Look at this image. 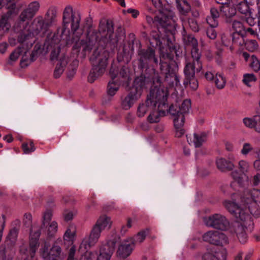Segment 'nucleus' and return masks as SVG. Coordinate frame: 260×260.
<instances>
[{
	"instance_id": "nucleus-16",
	"label": "nucleus",
	"mask_w": 260,
	"mask_h": 260,
	"mask_svg": "<svg viewBox=\"0 0 260 260\" xmlns=\"http://www.w3.org/2000/svg\"><path fill=\"white\" fill-rule=\"evenodd\" d=\"M135 247L133 242L127 238L123 240L118 246L117 253L119 257L125 258L131 255Z\"/></svg>"
},
{
	"instance_id": "nucleus-12",
	"label": "nucleus",
	"mask_w": 260,
	"mask_h": 260,
	"mask_svg": "<svg viewBox=\"0 0 260 260\" xmlns=\"http://www.w3.org/2000/svg\"><path fill=\"white\" fill-rule=\"evenodd\" d=\"M140 64L139 67L143 69L148 63H153L155 65L158 63V60L155 54V51L152 48L149 47L147 49H140L138 51Z\"/></svg>"
},
{
	"instance_id": "nucleus-9",
	"label": "nucleus",
	"mask_w": 260,
	"mask_h": 260,
	"mask_svg": "<svg viewBox=\"0 0 260 260\" xmlns=\"http://www.w3.org/2000/svg\"><path fill=\"white\" fill-rule=\"evenodd\" d=\"M206 225L221 231L225 230L229 222L225 216L220 214H214L204 219Z\"/></svg>"
},
{
	"instance_id": "nucleus-56",
	"label": "nucleus",
	"mask_w": 260,
	"mask_h": 260,
	"mask_svg": "<svg viewBox=\"0 0 260 260\" xmlns=\"http://www.w3.org/2000/svg\"><path fill=\"white\" fill-rule=\"evenodd\" d=\"M188 22L189 27L192 31L194 32L199 31V27L196 20L193 18H190L188 19Z\"/></svg>"
},
{
	"instance_id": "nucleus-42",
	"label": "nucleus",
	"mask_w": 260,
	"mask_h": 260,
	"mask_svg": "<svg viewBox=\"0 0 260 260\" xmlns=\"http://www.w3.org/2000/svg\"><path fill=\"white\" fill-rule=\"evenodd\" d=\"M23 51L24 50H23V45L22 46L18 47L10 55L9 63H11V61H16L18 59L20 55L22 54Z\"/></svg>"
},
{
	"instance_id": "nucleus-20",
	"label": "nucleus",
	"mask_w": 260,
	"mask_h": 260,
	"mask_svg": "<svg viewBox=\"0 0 260 260\" xmlns=\"http://www.w3.org/2000/svg\"><path fill=\"white\" fill-rule=\"evenodd\" d=\"M156 106L157 107V110L151 112L147 117V120L150 123H152L159 122L160 117L166 115L165 110L168 108V106L166 104V107H162V106L159 107L158 103H157Z\"/></svg>"
},
{
	"instance_id": "nucleus-31",
	"label": "nucleus",
	"mask_w": 260,
	"mask_h": 260,
	"mask_svg": "<svg viewBox=\"0 0 260 260\" xmlns=\"http://www.w3.org/2000/svg\"><path fill=\"white\" fill-rule=\"evenodd\" d=\"M14 253L13 248L6 249L4 246H0V260H12Z\"/></svg>"
},
{
	"instance_id": "nucleus-5",
	"label": "nucleus",
	"mask_w": 260,
	"mask_h": 260,
	"mask_svg": "<svg viewBox=\"0 0 260 260\" xmlns=\"http://www.w3.org/2000/svg\"><path fill=\"white\" fill-rule=\"evenodd\" d=\"M18 42L23 45V50H24V54L22 57L21 60V65L22 67H26L31 62L35 60V52L31 53L30 57L27 58L28 50L32 47L35 43V40L33 37V35L29 33L26 35H19L18 37Z\"/></svg>"
},
{
	"instance_id": "nucleus-49",
	"label": "nucleus",
	"mask_w": 260,
	"mask_h": 260,
	"mask_svg": "<svg viewBox=\"0 0 260 260\" xmlns=\"http://www.w3.org/2000/svg\"><path fill=\"white\" fill-rule=\"evenodd\" d=\"M52 213L50 211H46L43 216L42 224L41 225V229L43 227L47 226L51 219Z\"/></svg>"
},
{
	"instance_id": "nucleus-27",
	"label": "nucleus",
	"mask_w": 260,
	"mask_h": 260,
	"mask_svg": "<svg viewBox=\"0 0 260 260\" xmlns=\"http://www.w3.org/2000/svg\"><path fill=\"white\" fill-rule=\"evenodd\" d=\"M231 4H225L220 7V11L221 13L226 18H231L234 16L237 12L235 6L231 5Z\"/></svg>"
},
{
	"instance_id": "nucleus-36",
	"label": "nucleus",
	"mask_w": 260,
	"mask_h": 260,
	"mask_svg": "<svg viewBox=\"0 0 260 260\" xmlns=\"http://www.w3.org/2000/svg\"><path fill=\"white\" fill-rule=\"evenodd\" d=\"M148 230H143L139 232L137 235L133 237L128 238L129 239L133 242V244L135 245L138 243H141L145 239Z\"/></svg>"
},
{
	"instance_id": "nucleus-2",
	"label": "nucleus",
	"mask_w": 260,
	"mask_h": 260,
	"mask_svg": "<svg viewBox=\"0 0 260 260\" xmlns=\"http://www.w3.org/2000/svg\"><path fill=\"white\" fill-rule=\"evenodd\" d=\"M108 57L109 52L104 48H98L94 51L90 58L92 64V69L88 77V81L90 83L93 82L105 73Z\"/></svg>"
},
{
	"instance_id": "nucleus-4",
	"label": "nucleus",
	"mask_w": 260,
	"mask_h": 260,
	"mask_svg": "<svg viewBox=\"0 0 260 260\" xmlns=\"http://www.w3.org/2000/svg\"><path fill=\"white\" fill-rule=\"evenodd\" d=\"M168 95V92L165 89L155 88L151 90L145 103L139 105L137 110L138 116L140 117H143L148 110L150 105L156 107L158 103L159 107L161 106L166 107V102L167 101Z\"/></svg>"
},
{
	"instance_id": "nucleus-58",
	"label": "nucleus",
	"mask_w": 260,
	"mask_h": 260,
	"mask_svg": "<svg viewBox=\"0 0 260 260\" xmlns=\"http://www.w3.org/2000/svg\"><path fill=\"white\" fill-rule=\"evenodd\" d=\"M23 222L27 227L32 225V216L30 213H25L24 215Z\"/></svg>"
},
{
	"instance_id": "nucleus-3",
	"label": "nucleus",
	"mask_w": 260,
	"mask_h": 260,
	"mask_svg": "<svg viewBox=\"0 0 260 260\" xmlns=\"http://www.w3.org/2000/svg\"><path fill=\"white\" fill-rule=\"evenodd\" d=\"M111 223L110 217L106 215L101 216L92 226L88 238L83 240L80 246V250L82 248L88 249L93 246L98 242L102 231L106 228H110Z\"/></svg>"
},
{
	"instance_id": "nucleus-40",
	"label": "nucleus",
	"mask_w": 260,
	"mask_h": 260,
	"mask_svg": "<svg viewBox=\"0 0 260 260\" xmlns=\"http://www.w3.org/2000/svg\"><path fill=\"white\" fill-rule=\"evenodd\" d=\"M214 82L216 87L219 89H221L225 86L226 79L222 74L216 73Z\"/></svg>"
},
{
	"instance_id": "nucleus-64",
	"label": "nucleus",
	"mask_w": 260,
	"mask_h": 260,
	"mask_svg": "<svg viewBox=\"0 0 260 260\" xmlns=\"http://www.w3.org/2000/svg\"><path fill=\"white\" fill-rule=\"evenodd\" d=\"M247 23L251 26H254L256 24L255 19L254 17H252V15L248 16L246 19Z\"/></svg>"
},
{
	"instance_id": "nucleus-51",
	"label": "nucleus",
	"mask_w": 260,
	"mask_h": 260,
	"mask_svg": "<svg viewBox=\"0 0 260 260\" xmlns=\"http://www.w3.org/2000/svg\"><path fill=\"white\" fill-rule=\"evenodd\" d=\"M57 223L56 221H52L49 224L47 235L49 237L53 236L57 231Z\"/></svg>"
},
{
	"instance_id": "nucleus-22",
	"label": "nucleus",
	"mask_w": 260,
	"mask_h": 260,
	"mask_svg": "<svg viewBox=\"0 0 260 260\" xmlns=\"http://www.w3.org/2000/svg\"><path fill=\"white\" fill-rule=\"evenodd\" d=\"M187 141L189 144L193 145L195 147H201L206 141V136L204 134H198L194 133L192 137L186 135Z\"/></svg>"
},
{
	"instance_id": "nucleus-59",
	"label": "nucleus",
	"mask_w": 260,
	"mask_h": 260,
	"mask_svg": "<svg viewBox=\"0 0 260 260\" xmlns=\"http://www.w3.org/2000/svg\"><path fill=\"white\" fill-rule=\"evenodd\" d=\"M202 260H219L217 255L212 253H206L203 255Z\"/></svg>"
},
{
	"instance_id": "nucleus-7",
	"label": "nucleus",
	"mask_w": 260,
	"mask_h": 260,
	"mask_svg": "<svg viewBox=\"0 0 260 260\" xmlns=\"http://www.w3.org/2000/svg\"><path fill=\"white\" fill-rule=\"evenodd\" d=\"M2 4L7 5V9H9L6 13L3 14L0 18V36L8 32L11 27L9 20L13 13V10L16 8L15 0H2Z\"/></svg>"
},
{
	"instance_id": "nucleus-45",
	"label": "nucleus",
	"mask_w": 260,
	"mask_h": 260,
	"mask_svg": "<svg viewBox=\"0 0 260 260\" xmlns=\"http://www.w3.org/2000/svg\"><path fill=\"white\" fill-rule=\"evenodd\" d=\"M249 163L244 160H240L238 162V168L240 171L243 174H246L249 170Z\"/></svg>"
},
{
	"instance_id": "nucleus-44",
	"label": "nucleus",
	"mask_w": 260,
	"mask_h": 260,
	"mask_svg": "<svg viewBox=\"0 0 260 260\" xmlns=\"http://www.w3.org/2000/svg\"><path fill=\"white\" fill-rule=\"evenodd\" d=\"M245 47L248 51L253 52L257 49L258 45L256 41L249 40L246 41Z\"/></svg>"
},
{
	"instance_id": "nucleus-41",
	"label": "nucleus",
	"mask_w": 260,
	"mask_h": 260,
	"mask_svg": "<svg viewBox=\"0 0 260 260\" xmlns=\"http://www.w3.org/2000/svg\"><path fill=\"white\" fill-rule=\"evenodd\" d=\"M232 40L233 45L239 47L240 49L243 48L244 46H245L246 42L244 40L243 37L239 34H233Z\"/></svg>"
},
{
	"instance_id": "nucleus-57",
	"label": "nucleus",
	"mask_w": 260,
	"mask_h": 260,
	"mask_svg": "<svg viewBox=\"0 0 260 260\" xmlns=\"http://www.w3.org/2000/svg\"><path fill=\"white\" fill-rule=\"evenodd\" d=\"M253 150L251 145L248 143H245L243 144L241 153L244 155H246L249 152Z\"/></svg>"
},
{
	"instance_id": "nucleus-17",
	"label": "nucleus",
	"mask_w": 260,
	"mask_h": 260,
	"mask_svg": "<svg viewBox=\"0 0 260 260\" xmlns=\"http://www.w3.org/2000/svg\"><path fill=\"white\" fill-rule=\"evenodd\" d=\"M140 96L141 92L140 91L131 90L127 95L121 98V106L122 108L125 110L129 109Z\"/></svg>"
},
{
	"instance_id": "nucleus-8",
	"label": "nucleus",
	"mask_w": 260,
	"mask_h": 260,
	"mask_svg": "<svg viewBox=\"0 0 260 260\" xmlns=\"http://www.w3.org/2000/svg\"><path fill=\"white\" fill-rule=\"evenodd\" d=\"M203 240L211 244L223 246L229 243L228 237L223 233L217 231H210L203 235Z\"/></svg>"
},
{
	"instance_id": "nucleus-10",
	"label": "nucleus",
	"mask_w": 260,
	"mask_h": 260,
	"mask_svg": "<svg viewBox=\"0 0 260 260\" xmlns=\"http://www.w3.org/2000/svg\"><path fill=\"white\" fill-rule=\"evenodd\" d=\"M49 244L45 242L43 247L40 250V254L44 260H61V249L60 246L57 244V242H55L49 250Z\"/></svg>"
},
{
	"instance_id": "nucleus-60",
	"label": "nucleus",
	"mask_w": 260,
	"mask_h": 260,
	"mask_svg": "<svg viewBox=\"0 0 260 260\" xmlns=\"http://www.w3.org/2000/svg\"><path fill=\"white\" fill-rule=\"evenodd\" d=\"M74 233L71 229H68L63 235V239L66 241H71L74 237Z\"/></svg>"
},
{
	"instance_id": "nucleus-26",
	"label": "nucleus",
	"mask_w": 260,
	"mask_h": 260,
	"mask_svg": "<svg viewBox=\"0 0 260 260\" xmlns=\"http://www.w3.org/2000/svg\"><path fill=\"white\" fill-rule=\"evenodd\" d=\"M233 179L241 186H245L248 184L249 177L246 174H240L237 171L231 173Z\"/></svg>"
},
{
	"instance_id": "nucleus-46",
	"label": "nucleus",
	"mask_w": 260,
	"mask_h": 260,
	"mask_svg": "<svg viewBox=\"0 0 260 260\" xmlns=\"http://www.w3.org/2000/svg\"><path fill=\"white\" fill-rule=\"evenodd\" d=\"M86 250H84V248H82L81 250H82L83 252L86 250L85 253L82 255L81 260H94L96 255L97 252L96 251H89Z\"/></svg>"
},
{
	"instance_id": "nucleus-18",
	"label": "nucleus",
	"mask_w": 260,
	"mask_h": 260,
	"mask_svg": "<svg viewBox=\"0 0 260 260\" xmlns=\"http://www.w3.org/2000/svg\"><path fill=\"white\" fill-rule=\"evenodd\" d=\"M232 5L235 6L238 11L245 16H250L252 14V9L249 7L252 2H248L247 0H230Z\"/></svg>"
},
{
	"instance_id": "nucleus-32",
	"label": "nucleus",
	"mask_w": 260,
	"mask_h": 260,
	"mask_svg": "<svg viewBox=\"0 0 260 260\" xmlns=\"http://www.w3.org/2000/svg\"><path fill=\"white\" fill-rule=\"evenodd\" d=\"M198 46H193L191 49V54L193 61L197 62V71L200 72L202 69V63L200 61L201 53L198 49Z\"/></svg>"
},
{
	"instance_id": "nucleus-21",
	"label": "nucleus",
	"mask_w": 260,
	"mask_h": 260,
	"mask_svg": "<svg viewBox=\"0 0 260 260\" xmlns=\"http://www.w3.org/2000/svg\"><path fill=\"white\" fill-rule=\"evenodd\" d=\"M161 19L165 22L164 26L168 28L170 30L175 28L176 18L173 11H168L164 13Z\"/></svg>"
},
{
	"instance_id": "nucleus-38",
	"label": "nucleus",
	"mask_w": 260,
	"mask_h": 260,
	"mask_svg": "<svg viewBox=\"0 0 260 260\" xmlns=\"http://www.w3.org/2000/svg\"><path fill=\"white\" fill-rule=\"evenodd\" d=\"M257 78L253 73H246L243 76L242 82L247 86L251 87L252 83L255 82Z\"/></svg>"
},
{
	"instance_id": "nucleus-62",
	"label": "nucleus",
	"mask_w": 260,
	"mask_h": 260,
	"mask_svg": "<svg viewBox=\"0 0 260 260\" xmlns=\"http://www.w3.org/2000/svg\"><path fill=\"white\" fill-rule=\"evenodd\" d=\"M74 214L71 211H65L63 213L64 219L66 221H69L73 219Z\"/></svg>"
},
{
	"instance_id": "nucleus-61",
	"label": "nucleus",
	"mask_w": 260,
	"mask_h": 260,
	"mask_svg": "<svg viewBox=\"0 0 260 260\" xmlns=\"http://www.w3.org/2000/svg\"><path fill=\"white\" fill-rule=\"evenodd\" d=\"M251 183L254 186H256L260 184V173H256L253 176L251 179Z\"/></svg>"
},
{
	"instance_id": "nucleus-30",
	"label": "nucleus",
	"mask_w": 260,
	"mask_h": 260,
	"mask_svg": "<svg viewBox=\"0 0 260 260\" xmlns=\"http://www.w3.org/2000/svg\"><path fill=\"white\" fill-rule=\"evenodd\" d=\"M146 83V77L141 75L136 78L134 81L135 87L132 89L133 91H139L142 94V90L145 88Z\"/></svg>"
},
{
	"instance_id": "nucleus-48",
	"label": "nucleus",
	"mask_w": 260,
	"mask_h": 260,
	"mask_svg": "<svg viewBox=\"0 0 260 260\" xmlns=\"http://www.w3.org/2000/svg\"><path fill=\"white\" fill-rule=\"evenodd\" d=\"M22 147L25 154H29L36 150L34 144L31 141L23 143L22 145Z\"/></svg>"
},
{
	"instance_id": "nucleus-14",
	"label": "nucleus",
	"mask_w": 260,
	"mask_h": 260,
	"mask_svg": "<svg viewBox=\"0 0 260 260\" xmlns=\"http://www.w3.org/2000/svg\"><path fill=\"white\" fill-rule=\"evenodd\" d=\"M40 236V231L35 226H33L30 231L29 253L31 259H33L39 247L38 240Z\"/></svg>"
},
{
	"instance_id": "nucleus-35",
	"label": "nucleus",
	"mask_w": 260,
	"mask_h": 260,
	"mask_svg": "<svg viewBox=\"0 0 260 260\" xmlns=\"http://www.w3.org/2000/svg\"><path fill=\"white\" fill-rule=\"evenodd\" d=\"M19 230L16 227L12 228L7 237V242L11 245H14L17 239Z\"/></svg>"
},
{
	"instance_id": "nucleus-52",
	"label": "nucleus",
	"mask_w": 260,
	"mask_h": 260,
	"mask_svg": "<svg viewBox=\"0 0 260 260\" xmlns=\"http://www.w3.org/2000/svg\"><path fill=\"white\" fill-rule=\"evenodd\" d=\"M64 71V67L61 63L56 64L53 76L55 78H58L60 77Z\"/></svg>"
},
{
	"instance_id": "nucleus-25",
	"label": "nucleus",
	"mask_w": 260,
	"mask_h": 260,
	"mask_svg": "<svg viewBox=\"0 0 260 260\" xmlns=\"http://www.w3.org/2000/svg\"><path fill=\"white\" fill-rule=\"evenodd\" d=\"M110 74L112 80L108 83L107 87V93L109 95L113 96L118 90L121 83L120 82H117L116 80H114L116 77L113 75V71L112 69H110Z\"/></svg>"
},
{
	"instance_id": "nucleus-37",
	"label": "nucleus",
	"mask_w": 260,
	"mask_h": 260,
	"mask_svg": "<svg viewBox=\"0 0 260 260\" xmlns=\"http://www.w3.org/2000/svg\"><path fill=\"white\" fill-rule=\"evenodd\" d=\"M113 75L117 77L118 79L121 78L119 81L121 83L127 82L129 79V70L128 68L123 67L121 68L119 74L116 76L113 73Z\"/></svg>"
},
{
	"instance_id": "nucleus-34",
	"label": "nucleus",
	"mask_w": 260,
	"mask_h": 260,
	"mask_svg": "<svg viewBox=\"0 0 260 260\" xmlns=\"http://www.w3.org/2000/svg\"><path fill=\"white\" fill-rule=\"evenodd\" d=\"M244 125L248 128H254L255 131L260 133V127L257 126V122L255 115L252 118L245 117L243 119Z\"/></svg>"
},
{
	"instance_id": "nucleus-33",
	"label": "nucleus",
	"mask_w": 260,
	"mask_h": 260,
	"mask_svg": "<svg viewBox=\"0 0 260 260\" xmlns=\"http://www.w3.org/2000/svg\"><path fill=\"white\" fill-rule=\"evenodd\" d=\"M185 30H183L182 34V39L184 44L186 46L192 47L193 46H198V43L197 39L192 35L185 34Z\"/></svg>"
},
{
	"instance_id": "nucleus-24",
	"label": "nucleus",
	"mask_w": 260,
	"mask_h": 260,
	"mask_svg": "<svg viewBox=\"0 0 260 260\" xmlns=\"http://www.w3.org/2000/svg\"><path fill=\"white\" fill-rule=\"evenodd\" d=\"M210 15L206 18V21L210 26L217 27L218 25L219 13L217 9L214 7L210 9Z\"/></svg>"
},
{
	"instance_id": "nucleus-55",
	"label": "nucleus",
	"mask_w": 260,
	"mask_h": 260,
	"mask_svg": "<svg viewBox=\"0 0 260 260\" xmlns=\"http://www.w3.org/2000/svg\"><path fill=\"white\" fill-rule=\"evenodd\" d=\"M216 27L211 26L207 29L206 34L208 37L211 39H215L217 37V32L215 28Z\"/></svg>"
},
{
	"instance_id": "nucleus-54",
	"label": "nucleus",
	"mask_w": 260,
	"mask_h": 260,
	"mask_svg": "<svg viewBox=\"0 0 260 260\" xmlns=\"http://www.w3.org/2000/svg\"><path fill=\"white\" fill-rule=\"evenodd\" d=\"M187 83H188L190 88L195 90L198 87V82L195 76L190 78H186Z\"/></svg>"
},
{
	"instance_id": "nucleus-28",
	"label": "nucleus",
	"mask_w": 260,
	"mask_h": 260,
	"mask_svg": "<svg viewBox=\"0 0 260 260\" xmlns=\"http://www.w3.org/2000/svg\"><path fill=\"white\" fill-rule=\"evenodd\" d=\"M100 32H103V36H105V38L108 41H112L113 37V27L109 23L106 24H103L100 26Z\"/></svg>"
},
{
	"instance_id": "nucleus-13",
	"label": "nucleus",
	"mask_w": 260,
	"mask_h": 260,
	"mask_svg": "<svg viewBox=\"0 0 260 260\" xmlns=\"http://www.w3.org/2000/svg\"><path fill=\"white\" fill-rule=\"evenodd\" d=\"M115 242L109 241L100 247L99 254L97 253L96 260H110L115 249Z\"/></svg>"
},
{
	"instance_id": "nucleus-39",
	"label": "nucleus",
	"mask_w": 260,
	"mask_h": 260,
	"mask_svg": "<svg viewBox=\"0 0 260 260\" xmlns=\"http://www.w3.org/2000/svg\"><path fill=\"white\" fill-rule=\"evenodd\" d=\"M28 24V22L22 21L18 18V20L16 21L13 26V30L15 32H21L20 34H21L24 32L27 31V30L25 31V29H26Z\"/></svg>"
},
{
	"instance_id": "nucleus-50",
	"label": "nucleus",
	"mask_w": 260,
	"mask_h": 260,
	"mask_svg": "<svg viewBox=\"0 0 260 260\" xmlns=\"http://www.w3.org/2000/svg\"><path fill=\"white\" fill-rule=\"evenodd\" d=\"M232 26L233 29L236 31L234 34H238L240 35L243 31L245 30V27L243 24L239 21L235 20L233 22Z\"/></svg>"
},
{
	"instance_id": "nucleus-53",
	"label": "nucleus",
	"mask_w": 260,
	"mask_h": 260,
	"mask_svg": "<svg viewBox=\"0 0 260 260\" xmlns=\"http://www.w3.org/2000/svg\"><path fill=\"white\" fill-rule=\"evenodd\" d=\"M168 112L174 117H176L180 114L179 107L177 105H171L168 110Z\"/></svg>"
},
{
	"instance_id": "nucleus-19",
	"label": "nucleus",
	"mask_w": 260,
	"mask_h": 260,
	"mask_svg": "<svg viewBox=\"0 0 260 260\" xmlns=\"http://www.w3.org/2000/svg\"><path fill=\"white\" fill-rule=\"evenodd\" d=\"M184 115L180 113L174 118V126L175 131V136L178 138L181 137L185 134V129L183 128L184 124Z\"/></svg>"
},
{
	"instance_id": "nucleus-11",
	"label": "nucleus",
	"mask_w": 260,
	"mask_h": 260,
	"mask_svg": "<svg viewBox=\"0 0 260 260\" xmlns=\"http://www.w3.org/2000/svg\"><path fill=\"white\" fill-rule=\"evenodd\" d=\"M81 17L80 14L73 13L71 7H67L63 14V22L64 26L71 23V27L72 31H76L79 28Z\"/></svg>"
},
{
	"instance_id": "nucleus-29",
	"label": "nucleus",
	"mask_w": 260,
	"mask_h": 260,
	"mask_svg": "<svg viewBox=\"0 0 260 260\" xmlns=\"http://www.w3.org/2000/svg\"><path fill=\"white\" fill-rule=\"evenodd\" d=\"M197 62H187L184 69V73L185 78H190L194 77L195 73L197 71Z\"/></svg>"
},
{
	"instance_id": "nucleus-23",
	"label": "nucleus",
	"mask_w": 260,
	"mask_h": 260,
	"mask_svg": "<svg viewBox=\"0 0 260 260\" xmlns=\"http://www.w3.org/2000/svg\"><path fill=\"white\" fill-rule=\"evenodd\" d=\"M216 162L217 168L223 172L230 171L235 167L232 161L223 158L217 159Z\"/></svg>"
},
{
	"instance_id": "nucleus-1",
	"label": "nucleus",
	"mask_w": 260,
	"mask_h": 260,
	"mask_svg": "<svg viewBox=\"0 0 260 260\" xmlns=\"http://www.w3.org/2000/svg\"><path fill=\"white\" fill-rule=\"evenodd\" d=\"M260 190L257 189L247 190L240 199L232 198L225 201L224 205L229 212L237 220L231 228V232L237 236L240 242L245 243L248 238V234L252 232L254 223L251 216L246 211L247 208L254 216L260 214Z\"/></svg>"
},
{
	"instance_id": "nucleus-47",
	"label": "nucleus",
	"mask_w": 260,
	"mask_h": 260,
	"mask_svg": "<svg viewBox=\"0 0 260 260\" xmlns=\"http://www.w3.org/2000/svg\"><path fill=\"white\" fill-rule=\"evenodd\" d=\"M166 79L167 81H169V77L172 78L174 79L173 81H171L173 85H175L176 86L180 85V79L179 76L174 72L166 73Z\"/></svg>"
},
{
	"instance_id": "nucleus-43",
	"label": "nucleus",
	"mask_w": 260,
	"mask_h": 260,
	"mask_svg": "<svg viewBox=\"0 0 260 260\" xmlns=\"http://www.w3.org/2000/svg\"><path fill=\"white\" fill-rule=\"evenodd\" d=\"M191 108V101L186 99L183 101L181 106L179 107L180 113L184 115L187 113Z\"/></svg>"
},
{
	"instance_id": "nucleus-63",
	"label": "nucleus",
	"mask_w": 260,
	"mask_h": 260,
	"mask_svg": "<svg viewBox=\"0 0 260 260\" xmlns=\"http://www.w3.org/2000/svg\"><path fill=\"white\" fill-rule=\"evenodd\" d=\"M176 2L177 4V8L179 12L182 15H186L188 12L187 11H186L185 8H184L182 5L180 3L179 0H176Z\"/></svg>"
},
{
	"instance_id": "nucleus-15",
	"label": "nucleus",
	"mask_w": 260,
	"mask_h": 260,
	"mask_svg": "<svg viewBox=\"0 0 260 260\" xmlns=\"http://www.w3.org/2000/svg\"><path fill=\"white\" fill-rule=\"evenodd\" d=\"M40 7L39 3L37 2H33L29 4L28 7L24 9L19 16L21 21L28 22L36 14Z\"/></svg>"
},
{
	"instance_id": "nucleus-6",
	"label": "nucleus",
	"mask_w": 260,
	"mask_h": 260,
	"mask_svg": "<svg viewBox=\"0 0 260 260\" xmlns=\"http://www.w3.org/2000/svg\"><path fill=\"white\" fill-rule=\"evenodd\" d=\"M54 20V17L53 16H51L50 18H48L46 17L45 20H44L42 17H37L32 22L31 31L29 30H27L26 32H24L21 35H26L31 33L33 35L34 39L35 40V35L39 34L44 35L51 25Z\"/></svg>"
}]
</instances>
